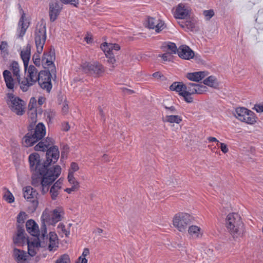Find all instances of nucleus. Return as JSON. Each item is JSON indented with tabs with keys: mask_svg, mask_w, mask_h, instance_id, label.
<instances>
[{
	"mask_svg": "<svg viewBox=\"0 0 263 263\" xmlns=\"http://www.w3.org/2000/svg\"><path fill=\"white\" fill-rule=\"evenodd\" d=\"M59 151L57 146L50 147L47 151L46 161L40 162V157L37 153H33L29 156L31 171L33 172L32 176V184L34 186H41L43 194L49 191L50 185L60 176L61 168L55 165L48 168L51 163H54L59 158Z\"/></svg>",
	"mask_w": 263,
	"mask_h": 263,
	"instance_id": "f257e3e1",
	"label": "nucleus"
},
{
	"mask_svg": "<svg viewBox=\"0 0 263 263\" xmlns=\"http://www.w3.org/2000/svg\"><path fill=\"white\" fill-rule=\"evenodd\" d=\"M47 232L46 229L41 230V235L35 238L32 241H27L28 253L31 256L36 255L39 247H45V241H49L48 246V250L50 251H54L58 247V239L57 234L54 232L49 233V237L47 235Z\"/></svg>",
	"mask_w": 263,
	"mask_h": 263,
	"instance_id": "f03ea898",
	"label": "nucleus"
},
{
	"mask_svg": "<svg viewBox=\"0 0 263 263\" xmlns=\"http://www.w3.org/2000/svg\"><path fill=\"white\" fill-rule=\"evenodd\" d=\"M226 227L234 238L241 237L244 232L243 223L239 214L236 213L228 215L226 220Z\"/></svg>",
	"mask_w": 263,
	"mask_h": 263,
	"instance_id": "7ed1b4c3",
	"label": "nucleus"
},
{
	"mask_svg": "<svg viewBox=\"0 0 263 263\" xmlns=\"http://www.w3.org/2000/svg\"><path fill=\"white\" fill-rule=\"evenodd\" d=\"M27 133L23 139V143L25 146H31L34 143L42 139L45 135L46 130L45 125L42 123H39L33 129Z\"/></svg>",
	"mask_w": 263,
	"mask_h": 263,
	"instance_id": "20e7f679",
	"label": "nucleus"
},
{
	"mask_svg": "<svg viewBox=\"0 0 263 263\" xmlns=\"http://www.w3.org/2000/svg\"><path fill=\"white\" fill-rule=\"evenodd\" d=\"M25 71L26 77L20 82V88L24 92L27 91L29 88L37 82L39 77V72L33 65L27 67Z\"/></svg>",
	"mask_w": 263,
	"mask_h": 263,
	"instance_id": "39448f33",
	"label": "nucleus"
},
{
	"mask_svg": "<svg viewBox=\"0 0 263 263\" xmlns=\"http://www.w3.org/2000/svg\"><path fill=\"white\" fill-rule=\"evenodd\" d=\"M64 211L63 209L59 207L53 210L51 215L49 211H44L41 217V219L43 221V224L41 227V230H44V229H46L45 222L50 224H54L61 220Z\"/></svg>",
	"mask_w": 263,
	"mask_h": 263,
	"instance_id": "423d86ee",
	"label": "nucleus"
},
{
	"mask_svg": "<svg viewBox=\"0 0 263 263\" xmlns=\"http://www.w3.org/2000/svg\"><path fill=\"white\" fill-rule=\"evenodd\" d=\"M7 102L10 109L16 115L21 116L24 114L25 102L18 97H15L12 93L7 94Z\"/></svg>",
	"mask_w": 263,
	"mask_h": 263,
	"instance_id": "0eeeda50",
	"label": "nucleus"
},
{
	"mask_svg": "<svg viewBox=\"0 0 263 263\" xmlns=\"http://www.w3.org/2000/svg\"><path fill=\"white\" fill-rule=\"evenodd\" d=\"M34 36L36 52L41 53L46 40V29L44 24L36 26Z\"/></svg>",
	"mask_w": 263,
	"mask_h": 263,
	"instance_id": "6e6552de",
	"label": "nucleus"
},
{
	"mask_svg": "<svg viewBox=\"0 0 263 263\" xmlns=\"http://www.w3.org/2000/svg\"><path fill=\"white\" fill-rule=\"evenodd\" d=\"M191 223V216L186 213H178L173 218V225L180 232H185Z\"/></svg>",
	"mask_w": 263,
	"mask_h": 263,
	"instance_id": "1a4fd4ad",
	"label": "nucleus"
},
{
	"mask_svg": "<svg viewBox=\"0 0 263 263\" xmlns=\"http://www.w3.org/2000/svg\"><path fill=\"white\" fill-rule=\"evenodd\" d=\"M235 116L239 120L250 124L256 122L254 114L252 111L244 107H238L235 110Z\"/></svg>",
	"mask_w": 263,
	"mask_h": 263,
	"instance_id": "9d476101",
	"label": "nucleus"
},
{
	"mask_svg": "<svg viewBox=\"0 0 263 263\" xmlns=\"http://www.w3.org/2000/svg\"><path fill=\"white\" fill-rule=\"evenodd\" d=\"M23 196L27 201L30 202V210L34 211L38 206L37 196L38 193L30 186L23 188Z\"/></svg>",
	"mask_w": 263,
	"mask_h": 263,
	"instance_id": "9b49d317",
	"label": "nucleus"
},
{
	"mask_svg": "<svg viewBox=\"0 0 263 263\" xmlns=\"http://www.w3.org/2000/svg\"><path fill=\"white\" fill-rule=\"evenodd\" d=\"M82 69L86 73L96 75H100L104 71L103 66L97 62L92 63L85 62L82 65Z\"/></svg>",
	"mask_w": 263,
	"mask_h": 263,
	"instance_id": "f8f14e48",
	"label": "nucleus"
},
{
	"mask_svg": "<svg viewBox=\"0 0 263 263\" xmlns=\"http://www.w3.org/2000/svg\"><path fill=\"white\" fill-rule=\"evenodd\" d=\"M190 8L187 5L181 3L175 8L173 15L177 19H184L190 16Z\"/></svg>",
	"mask_w": 263,
	"mask_h": 263,
	"instance_id": "ddd939ff",
	"label": "nucleus"
},
{
	"mask_svg": "<svg viewBox=\"0 0 263 263\" xmlns=\"http://www.w3.org/2000/svg\"><path fill=\"white\" fill-rule=\"evenodd\" d=\"M185 91L191 94H201L207 91V87L203 85L193 83H188L185 84Z\"/></svg>",
	"mask_w": 263,
	"mask_h": 263,
	"instance_id": "4468645a",
	"label": "nucleus"
},
{
	"mask_svg": "<svg viewBox=\"0 0 263 263\" xmlns=\"http://www.w3.org/2000/svg\"><path fill=\"white\" fill-rule=\"evenodd\" d=\"M21 10L22 11V13L18 21L17 29V35L18 37H22L25 35L26 30L29 26V22L27 20L25 14L22 9Z\"/></svg>",
	"mask_w": 263,
	"mask_h": 263,
	"instance_id": "2eb2a0df",
	"label": "nucleus"
},
{
	"mask_svg": "<svg viewBox=\"0 0 263 263\" xmlns=\"http://www.w3.org/2000/svg\"><path fill=\"white\" fill-rule=\"evenodd\" d=\"M147 27L149 29L155 30L157 32H159L164 29L166 26L163 21L154 17H148L147 21Z\"/></svg>",
	"mask_w": 263,
	"mask_h": 263,
	"instance_id": "dca6fc26",
	"label": "nucleus"
},
{
	"mask_svg": "<svg viewBox=\"0 0 263 263\" xmlns=\"http://www.w3.org/2000/svg\"><path fill=\"white\" fill-rule=\"evenodd\" d=\"M177 54L181 59L190 60L194 57V51L187 46L182 45L177 49Z\"/></svg>",
	"mask_w": 263,
	"mask_h": 263,
	"instance_id": "f3484780",
	"label": "nucleus"
},
{
	"mask_svg": "<svg viewBox=\"0 0 263 263\" xmlns=\"http://www.w3.org/2000/svg\"><path fill=\"white\" fill-rule=\"evenodd\" d=\"M13 243L18 246L23 245L25 242L28 241L25 237V231L23 227L18 225L17 227V233L15 236L13 237Z\"/></svg>",
	"mask_w": 263,
	"mask_h": 263,
	"instance_id": "a211bd4d",
	"label": "nucleus"
},
{
	"mask_svg": "<svg viewBox=\"0 0 263 263\" xmlns=\"http://www.w3.org/2000/svg\"><path fill=\"white\" fill-rule=\"evenodd\" d=\"M31 45L27 44L23 48L20 53L21 59L24 63L25 70L26 71L28 66L29 61L31 57Z\"/></svg>",
	"mask_w": 263,
	"mask_h": 263,
	"instance_id": "6ab92c4d",
	"label": "nucleus"
},
{
	"mask_svg": "<svg viewBox=\"0 0 263 263\" xmlns=\"http://www.w3.org/2000/svg\"><path fill=\"white\" fill-rule=\"evenodd\" d=\"M60 10L61 6L57 1H52L50 3L49 15L51 21L53 22L57 19Z\"/></svg>",
	"mask_w": 263,
	"mask_h": 263,
	"instance_id": "aec40b11",
	"label": "nucleus"
},
{
	"mask_svg": "<svg viewBox=\"0 0 263 263\" xmlns=\"http://www.w3.org/2000/svg\"><path fill=\"white\" fill-rule=\"evenodd\" d=\"M27 231L33 236L39 237L40 234L37 224L33 220H29L26 224Z\"/></svg>",
	"mask_w": 263,
	"mask_h": 263,
	"instance_id": "412c9836",
	"label": "nucleus"
},
{
	"mask_svg": "<svg viewBox=\"0 0 263 263\" xmlns=\"http://www.w3.org/2000/svg\"><path fill=\"white\" fill-rule=\"evenodd\" d=\"M188 234L190 238L197 239L201 238L203 235V231L201 229L195 225H192L189 227Z\"/></svg>",
	"mask_w": 263,
	"mask_h": 263,
	"instance_id": "4be33fe9",
	"label": "nucleus"
},
{
	"mask_svg": "<svg viewBox=\"0 0 263 263\" xmlns=\"http://www.w3.org/2000/svg\"><path fill=\"white\" fill-rule=\"evenodd\" d=\"M12 256L17 262L26 261L28 256L26 251L16 248H13Z\"/></svg>",
	"mask_w": 263,
	"mask_h": 263,
	"instance_id": "5701e85b",
	"label": "nucleus"
},
{
	"mask_svg": "<svg viewBox=\"0 0 263 263\" xmlns=\"http://www.w3.org/2000/svg\"><path fill=\"white\" fill-rule=\"evenodd\" d=\"M63 180L60 178L57 180L50 189V194L52 200H56L62 188Z\"/></svg>",
	"mask_w": 263,
	"mask_h": 263,
	"instance_id": "b1692460",
	"label": "nucleus"
},
{
	"mask_svg": "<svg viewBox=\"0 0 263 263\" xmlns=\"http://www.w3.org/2000/svg\"><path fill=\"white\" fill-rule=\"evenodd\" d=\"M3 75L7 88L13 90L15 83L11 72L8 70H5L3 71Z\"/></svg>",
	"mask_w": 263,
	"mask_h": 263,
	"instance_id": "393cba45",
	"label": "nucleus"
},
{
	"mask_svg": "<svg viewBox=\"0 0 263 263\" xmlns=\"http://www.w3.org/2000/svg\"><path fill=\"white\" fill-rule=\"evenodd\" d=\"M206 72L205 71H198L192 73H188L186 78L192 81L199 82L206 76Z\"/></svg>",
	"mask_w": 263,
	"mask_h": 263,
	"instance_id": "a878e982",
	"label": "nucleus"
},
{
	"mask_svg": "<svg viewBox=\"0 0 263 263\" xmlns=\"http://www.w3.org/2000/svg\"><path fill=\"white\" fill-rule=\"evenodd\" d=\"M10 69L13 72L14 77H16V79L20 85V82L22 80L20 76V66L18 63L16 61H13L10 65Z\"/></svg>",
	"mask_w": 263,
	"mask_h": 263,
	"instance_id": "bb28decb",
	"label": "nucleus"
},
{
	"mask_svg": "<svg viewBox=\"0 0 263 263\" xmlns=\"http://www.w3.org/2000/svg\"><path fill=\"white\" fill-rule=\"evenodd\" d=\"M185 84L182 82H174L170 87L172 91H176L179 92V95H181V93L185 91Z\"/></svg>",
	"mask_w": 263,
	"mask_h": 263,
	"instance_id": "cd10ccee",
	"label": "nucleus"
},
{
	"mask_svg": "<svg viewBox=\"0 0 263 263\" xmlns=\"http://www.w3.org/2000/svg\"><path fill=\"white\" fill-rule=\"evenodd\" d=\"M182 121L180 116L178 115H167L163 119V121L171 123H180Z\"/></svg>",
	"mask_w": 263,
	"mask_h": 263,
	"instance_id": "c85d7f7f",
	"label": "nucleus"
},
{
	"mask_svg": "<svg viewBox=\"0 0 263 263\" xmlns=\"http://www.w3.org/2000/svg\"><path fill=\"white\" fill-rule=\"evenodd\" d=\"M204 85L211 87L216 88L218 86V82L214 76H211L203 81Z\"/></svg>",
	"mask_w": 263,
	"mask_h": 263,
	"instance_id": "c756f323",
	"label": "nucleus"
},
{
	"mask_svg": "<svg viewBox=\"0 0 263 263\" xmlns=\"http://www.w3.org/2000/svg\"><path fill=\"white\" fill-rule=\"evenodd\" d=\"M42 79L43 82L51 81V74L46 71H41L39 72V77L37 82Z\"/></svg>",
	"mask_w": 263,
	"mask_h": 263,
	"instance_id": "7c9ffc66",
	"label": "nucleus"
},
{
	"mask_svg": "<svg viewBox=\"0 0 263 263\" xmlns=\"http://www.w3.org/2000/svg\"><path fill=\"white\" fill-rule=\"evenodd\" d=\"M164 47L166 49V52H168L172 54L177 53L178 49L177 48L176 44L174 43L169 42L166 46H164Z\"/></svg>",
	"mask_w": 263,
	"mask_h": 263,
	"instance_id": "2f4dec72",
	"label": "nucleus"
},
{
	"mask_svg": "<svg viewBox=\"0 0 263 263\" xmlns=\"http://www.w3.org/2000/svg\"><path fill=\"white\" fill-rule=\"evenodd\" d=\"M40 87L44 90L49 92L52 88V84L51 81L43 82L41 79L39 82H37Z\"/></svg>",
	"mask_w": 263,
	"mask_h": 263,
	"instance_id": "473e14b6",
	"label": "nucleus"
},
{
	"mask_svg": "<svg viewBox=\"0 0 263 263\" xmlns=\"http://www.w3.org/2000/svg\"><path fill=\"white\" fill-rule=\"evenodd\" d=\"M52 56L51 55V52L49 54L44 53L42 57V61L44 64H46L47 66L51 65L53 64Z\"/></svg>",
	"mask_w": 263,
	"mask_h": 263,
	"instance_id": "72a5a7b5",
	"label": "nucleus"
},
{
	"mask_svg": "<svg viewBox=\"0 0 263 263\" xmlns=\"http://www.w3.org/2000/svg\"><path fill=\"white\" fill-rule=\"evenodd\" d=\"M55 263H70V259L68 254H64L59 256Z\"/></svg>",
	"mask_w": 263,
	"mask_h": 263,
	"instance_id": "f704fd0d",
	"label": "nucleus"
},
{
	"mask_svg": "<svg viewBox=\"0 0 263 263\" xmlns=\"http://www.w3.org/2000/svg\"><path fill=\"white\" fill-rule=\"evenodd\" d=\"M4 198L9 203H13L14 201V197L13 194L8 190L5 192Z\"/></svg>",
	"mask_w": 263,
	"mask_h": 263,
	"instance_id": "c9c22d12",
	"label": "nucleus"
},
{
	"mask_svg": "<svg viewBox=\"0 0 263 263\" xmlns=\"http://www.w3.org/2000/svg\"><path fill=\"white\" fill-rule=\"evenodd\" d=\"M27 215L24 212H21L17 217V221L19 223L18 225H21L23 227V224L24 223L25 220L27 218Z\"/></svg>",
	"mask_w": 263,
	"mask_h": 263,
	"instance_id": "e433bc0d",
	"label": "nucleus"
},
{
	"mask_svg": "<svg viewBox=\"0 0 263 263\" xmlns=\"http://www.w3.org/2000/svg\"><path fill=\"white\" fill-rule=\"evenodd\" d=\"M181 27L183 28H186L191 31H192L195 28V23L192 21H186L184 23L180 24Z\"/></svg>",
	"mask_w": 263,
	"mask_h": 263,
	"instance_id": "4c0bfd02",
	"label": "nucleus"
},
{
	"mask_svg": "<svg viewBox=\"0 0 263 263\" xmlns=\"http://www.w3.org/2000/svg\"><path fill=\"white\" fill-rule=\"evenodd\" d=\"M68 180L72 186L79 187V183L76 180L73 174L68 173Z\"/></svg>",
	"mask_w": 263,
	"mask_h": 263,
	"instance_id": "58836bf2",
	"label": "nucleus"
},
{
	"mask_svg": "<svg viewBox=\"0 0 263 263\" xmlns=\"http://www.w3.org/2000/svg\"><path fill=\"white\" fill-rule=\"evenodd\" d=\"M109 43H104L101 45V48L104 51L105 54L107 53L108 54H110L111 53H114L112 51L111 48H110Z\"/></svg>",
	"mask_w": 263,
	"mask_h": 263,
	"instance_id": "ea45409f",
	"label": "nucleus"
},
{
	"mask_svg": "<svg viewBox=\"0 0 263 263\" xmlns=\"http://www.w3.org/2000/svg\"><path fill=\"white\" fill-rule=\"evenodd\" d=\"M29 117L32 123H35L36 122L37 114L36 109H32L28 111Z\"/></svg>",
	"mask_w": 263,
	"mask_h": 263,
	"instance_id": "a19ab883",
	"label": "nucleus"
},
{
	"mask_svg": "<svg viewBox=\"0 0 263 263\" xmlns=\"http://www.w3.org/2000/svg\"><path fill=\"white\" fill-rule=\"evenodd\" d=\"M48 148L45 142L42 141L39 142L37 145L34 146V149L36 151H44Z\"/></svg>",
	"mask_w": 263,
	"mask_h": 263,
	"instance_id": "79ce46f5",
	"label": "nucleus"
},
{
	"mask_svg": "<svg viewBox=\"0 0 263 263\" xmlns=\"http://www.w3.org/2000/svg\"><path fill=\"white\" fill-rule=\"evenodd\" d=\"M40 54L37 52L32 57L33 62L36 66H40L41 65Z\"/></svg>",
	"mask_w": 263,
	"mask_h": 263,
	"instance_id": "37998d69",
	"label": "nucleus"
},
{
	"mask_svg": "<svg viewBox=\"0 0 263 263\" xmlns=\"http://www.w3.org/2000/svg\"><path fill=\"white\" fill-rule=\"evenodd\" d=\"M192 94L187 93L186 91H184L181 93V96L184 98V100L187 103H192L193 101V98L191 97Z\"/></svg>",
	"mask_w": 263,
	"mask_h": 263,
	"instance_id": "c03bdc74",
	"label": "nucleus"
},
{
	"mask_svg": "<svg viewBox=\"0 0 263 263\" xmlns=\"http://www.w3.org/2000/svg\"><path fill=\"white\" fill-rule=\"evenodd\" d=\"M58 229L59 231L62 232L66 237H68L70 234L69 230H67L65 229V226L63 223H59L58 226Z\"/></svg>",
	"mask_w": 263,
	"mask_h": 263,
	"instance_id": "a18cd8bd",
	"label": "nucleus"
},
{
	"mask_svg": "<svg viewBox=\"0 0 263 263\" xmlns=\"http://www.w3.org/2000/svg\"><path fill=\"white\" fill-rule=\"evenodd\" d=\"M79 169V165L76 162H72L70 164V167L68 173H71L73 174L74 172L78 171Z\"/></svg>",
	"mask_w": 263,
	"mask_h": 263,
	"instance_id": "49530a36",
	"label": "nucleus"
},
{
	"mask_svg": "<svg viewBox=\"0 0 263 263\" xmlns=\"http://www.w3.org/2000/svg\"><path fill=\"white\" fill-rule=\"evenodd\" d=\"M106 57L108 59L107 62L109 64H111L112 65H114L116 62V60L115 58V57L114 56V53H111L110 54H108L107 53H106Z\"/></svg>",
	"mask_w": 263,
	"mask_h": 263,
	"instance_id": "de8ad7c7",
	"label": "nucleus"
},
{
	"mask_svg": "<svg viewBox=\"0 0 263 263\" xmlns=\"http://www.w3.org/2000/svg\"><path fill=\"white\" fill-rule=\"evenodd\" d=\"M36 105V100L35 98H31L30 100V102L29 103L28 107L29 109H30L31 111L32 109H36L35 108V106Z\"/></svg>",
	"mask_w": 263,
	"mask_h": 263,
	"instance_id": "09e8293b",
	"label": "nucleus"
},
{
	"mask_svg": "<svg viewBox=\"0 0 263 263\" xmlns=\"http://www.w3.org/2000/svg\"><path fill=\"white\" fill-rule=\"evenodd\" d=\"M164 108L166 109V113L167 115H170L171 114H175L177 112L176 108L173 106H167L166 105H164Z\"/></svg>",
	"mask_w": 263,
	"mask_h": 263,
	"instance_id": "8fccbe9b",
	"label": "nucleus"
},
{
	"mask_svg": "<svg viewBox=\"0 0 263 263\" xmlns=\"http://www.w3.org/2000/svg\"><path fill=\"white\" fill-rule=\"evenodd\" d=\"M203 14L209 20L214 15V12L212 10H205L203 12Z\"/></svg>",
	"mask_w": 263,
	"mask_h": 263,
	"instance_id": "3c124183",
	"label": "nucleus"
},
{
	"mask_svg": "<svg viewBox=\"0 0 263 263\" xmlns=\"http://www.w3.org/2000/svg\"><path fill=\"white\" fill-rule=\"evenodd\" d=\"M171 53L166 52V53L162 54L161 55H159V57H162L163 60L164 61H170L172 59V55Z\"/></svg>",
	"mask_w": 263,
	"mask_h": 263,
	"instance_id": "603ef678",
	"label": "nucleus"
},
{
	"mask_svg": "<svg viewBox=\"0 0 263 263\" xmlns=\"http://www.w3.org/2000/svg\"><path fill=\"white\" fill-rule=\"evenodd\" d=\"M63 3L67 4H70L74 6H76L79 3V0H60Z\"/></svg>",
	"mask_w": 263,
	"mask_h": 263,
	"instance_id": "864d4df0",
	"label": "nucleus"
},
{
	"mask_svg": "<svg viewBox=\"0 0 263 263\" xmlns=\"http://www.w3.org/2000/svg\"><path fill=\"white\" fill-rule=\"evenodd\" d=\"M45 116L49 119V120H51L55 116V112L51 110L46 111L45 112Z\"/></svg>",
	"mask_w": 263,
	"mask_h": 263,
	"instance_id": "5fc2aeb1",
	"label": "nucleus"
},
{
	"mask_svg": "<svg viewBox=\"0 0 263 263\" xmlns=\"http://www.w3.org/2000/svg\"><path fill=\"white\" fill-rule=\"evenodd\" d=\"M254 109L257 112H263V105L262 104H256L254 106Z\"/></svg>",
	"mask_w": 263,
	"mask_h": 263,
	"instance_id": "6e6d98bb",
	"label": "nucleus"
},
{
	"mask_svg": "<svg viewBox=\"0 0 263 263\" xmlns=\"http://www.w3.org/2000/svg\"><path fill=\"white\" fill-rule=\"evenodd\" d=\"M7 47L8 44L7 42L3 41L2 42L1 44L0 45V50H1V51L5 52V51H6Z\"/></svg>",
	"mask_w": 263,
	"mask_h": 263,
	"instance_id": "4d7b16f0",
	"label": "nucleus"
},
{
	"mask_svg": "<svg viewBox=\"0 0 263 263\" xmlns=\"http://www.w3.org/2000/svg\"><path fill=\"white\" fill-rule=\"evenodd\" d=\"M220 145L221 151L224 153H227L229 151L227 145L223 143H220Z\"/></svg>",
	"mask_w": 263,
	"mask_h": 263,
	"instance_id": "13d9d810",
	"label": "nucleus"
},
{
	"mask_svg": "<svg viewBox=\"0 0 263 263\" xmlns=\"http://www.w3.org/2000/svg\"><path fill=\"white\" fill-rule=\"evenodd\" d=\"M110 48H111L112 51L113 50L118 51L120 49V47L118 44L109 43Z\"/></svg>",
	"mask_w": 263,
	"mask_h": 263,
	"instance_id": "bf43d9fd",
	"label": "nucleus"
},
{
	"mask_svg": "<svg viewBox=\"0 0 263 263\" xmlns=\"http://www.w3.org/2000/svg\"><path fill=\"white\" fill-rule=\"evenodd\" d=\"M44 142H45V144H46V146L48 147V146L53 143V140L51 138L47 137Z\"/></svg>",
	"mask_w": 263,
	"mask_h": 263,
	"instance_id": "052dcab7",
	"label": "nucleus"
},
{
	"mask_svg": "<svg viewBox=\"0 0 263 263\" xmlns=\"http://www.w3.org/2000/svg\"><path fill=\"white\" fill-rule=\"evenodd\" d=\"M79 189V187H74V186H71L70 188H67L65 190V191L68 193V194H70L72 192L75 191Z\"/></svg>",
	"mask_w": 263,
	"mask_h": 263,
	"instance_id": "680f3d73",
	"label": "nucleus"
},
{
	"mask_svg": "<svg viewBox=\"0 0 263 263\" xmlns=\"http://www.w3.org/2000/svg\"><path fill=\"white\" fill-rule=\"evenodd\" d=\"M89 254V250L88 248H85L83 250V253L81 256L85 257Z\"/></svg>",
	"mask_w": 263,
	"mask_h": 263,
	"instance_id": "e2e57ef3",
	"label": "nucleus"
},
{
	"mask_svg": "<svg viewBox=\"0 0 263 263\" xmlns=\"http://www.w3.org/2000/svg\"><path fill=\"white\" fill-rule=\"evenodd\" d=\"M70 128V126L67 123H64L62 124V129L63 130L68 131Z\"/></svg>",
	"mask_w": 263,
	"mask_h": 263,
	"instance_id": "0e129e2a",
	"label": "nucleus"
},
{
	"mask_svg": "<svg viewBox=\"0 0 263 263\" xmlns=\"http://www.w3.org/2000/svg\"><path fill=\"white\" fill-rule=\"evenodd\" d=\"M78 259L79 263H87V260L86 258L82 257V256H80Z\"/></svg>",
	"mask_w": 263,
	"mask_h": 263,
	"instance_id": "69168bd1",
	"label": "nucleus"
},
{
	"mask_svg": "<svg viewBox=\"0 0 263 263\" xmlns=\"http://www.w3.org/2000/svg\"><path fill=\"white\" fill-rule=\"evenodd\" d=\"M208 140L209 142H217L219 143V141L215 137H209L208 138Z\"/></svg>",
	"mask_w": 263,
	"mask_h": 263,
	"instance_id": "338daca9",
	"label": "nucleus"
},
{
	"mask_svg": "<svg viewBox=\"0 0 263 263\" xmlns=\"http://www.w3.org/2000/svg\"><path fill=\"white\" fill-rule=\"evenodd\" d=\"M45 101V98L43 97H40L38 99V104L40 105H42Z\"/></svg>",
	"mask_w": 263,
	"mask_h": 263,
	"instance_id": "774afa93",
	"label": "nucleus"
}]
</instances>
